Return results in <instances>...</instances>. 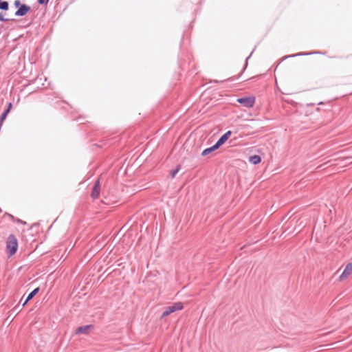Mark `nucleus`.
<instances>
[{
	"label": "nucleus",
	"mask_w": 352,
	"mask_h": 352,
	"mask_svg": "<svg viewBox=\"0 0 352 352\" xmlns=\"http://www.w3.org/2000/svg\"><path fill=\"white\" fill-rule=\"evenodd\" d=\"M15 223H19V224H22V225H26L27 223L19 218H16V221H15Z\"/></svg>",
	"instance_id": "nucleus-19"
},
{
	"label": "nucleus",
	"mask_w": 352,
	"mask_h": 352,
	"mask_svg": "<svg viewBox=\"0 0 352 352\" xmlns=\"http://www.w3.org/2000/svg\"><path fill=\"white\" fill-rule=\"evenodd\" d=\"M245 120L250 121V122H256V123L261 122V120H259V119L250 118L249 117L245 118Z\"/></svg>",
	"instance_id": "nucleus-17"
},
{
	"label": "nucleus",
	"mask_w": 352,
	"mask_h": 352,
	"mask_svg": "<svg viewBox=\"0 0 352 352\" xmlns=\"http://www.w3.org/2000/svg\"><path fill=\"white\" fill-rule=\"evenodd\" d=\"M231 134L232 131H228L218 139L215 144L218 146L219 148L230 138Z\"/></svg>",
	"instance_id": "nucleus-7"
},
{
	"label": "nucleus",
	"mask_w": 352,
	"mask_h": 352,
	"mask_svg": "<svg viewBox=\"0 0 352 352\" xmlns=\"http://www.w3.org/2000/svg\"><path fill=\"white\" fill-rule=\"evenodd\" d=\"M19 247L18 239L14 234H10L6 241V252L8 258L13 256Z\"/></svg>",
	"instance_id": "nucleus-2"
},
{
	"label": "nucleus",
	"mask_w": 352,
	"mask_h": 352,
	"mask_svg": "<svg viewBox=\"0 0 352 352\" xmlns=\"http://www.w3.org/2000/svg\"><path fill=\"white\" fill-rule=\"evenodd\" d=\"M9 8V4L7 1L0 2V9L3 10H8Z\"/></svg>",
	"instance_id": "nucleus-16"
},
{
	"label": "nucleus",
	"mask_w": 352,
	"mask_h": 352,
	"mask_svg": "<svg viewBox=\"0 0 352 352\" xmlns=\"http://www.w3.org/2000/svg\"><path fill=\"white\" fill-rule=\"evenodd\" d=\"M8 19L5 18L2 13H0V21H8Z\"/></svg>",
	"instance_id": "nucleus-22"
},
{
	"label": "nucleus",
	"mask_w": 352,
	"mask_h": 352,
	"mask_svg": "<svg viewBox=\"0 0 352 352\" xmlns=\"http://www.w3.org/2000/svg\"><path fill=\"white\" fill-rule=\"evenodd\" d=\"M101 190L100 179H98L95 181L91 192V197L94 199L99 198Z\"/></svg>",
	"instance_id": "nucleus-6"
},
{
	"label": "nucleus",
	"mask_w": 352,
	"mask_h": 352,
	"mask_svg": "<svg viewBox=\"0 0 352 352\" xmlns=\"http://www.w3.org/2000/svg\"><path fill=\"white\" fill-rule=\"evenodd\" d=\"M237 102L241 104L244 107L251 108L255 103V98L254 96L240 98L237 99Z\"/></svg>",
	"instance_id": "nucleus-4"
},
{
	"label": "nucleus",
	"mask_w": 352,
	"mask_h": 352,
	"mask_svg": "<svg viewBox=\"0 0 352 352\" xmlns=\"http://www.w3.org/2000/svg\"><path fill=\"white\" fill-rule=\"evenodd\" d=\"M18 307H19V305L16 306L15 307H14L12 311H18Z\"/></svg>",
	"instance_id": "nucleus-24"
},
{
	"label": "nucleus",
	"mask_w": 352,
	"mask_h": 352,
	"mask_svg": "<svg viewBox=\"0 0 352 352\" xmlns=\"http://www.w3.org/2000/svg\"><path fill=\"white\" fill-rule=\"evenodd\" d=\"M38 3L41 5L47 4L48 3V0H38Z\"/></svg>",
	"instance_id": "nucleus-23"
},
{
	"label": "nucleus",
	"mask_w": 352,
	"mask_h": 352,
	"mask_svg": "<svg viewBox=\"0 0 352 352\" xmlns=\"http://www.w3.org/2000/svg\"><path fill=\"white\" fill-rule=\"evenodd\" d=\"M248 115H249V117H252V113H249V114H248Z\"/></svg>",
	"instance_id": "nucleus-26"
},
{
	"label": "nucleus",
	"mask_w": 352,
	"mask_h": 352,
	"mask_svg": "<svg viewBox=\"0 0 352 352\" xmlns=\"http://www.w3.org/2000/svg\"><path fill=\"white\" fill-rule=\"evenodd\" d=\"M40 291V287H37L33 291H32L27 296L24 302L23 303V307L27 304L29 301H30Z\"/></svg>",
	"instance_id": "nucleus-11"
},
{
	"label": "nucleus",
	"mask_w": 352,
	"mask_h": 352,
	"mask_svg": "<svg viewBox=\"0 0 352 352\" xmlns=\"http://www.w3.org/2000/svg\"><path fill=\"white\" fill-rule=\"evenodd\" d=\"M184 309V304L182 302H174L173 305L164 308L161 318L169 316L170 314Z\"/></svg>",
	"instance_id": "nucleus-3"
},
{
	"label": "nucleus",
	"mask_w": 352,
	"mask_h": 352,
	"mask_svg": "<svg viewBox=\"0 0 352 352\" xmlns=\"http://www.w3.org/2000/svg\"><path fill=\"white\" fill-rule=\"evenodd\" d=\"M311 54V53H298V54H296L294 55H291V56H289V57H294V56H305V55H309Z\"/></svg>",
	"instance_id": "nucleus-18"
},
{
	"label": "nucleus",
	"mask_w": 352,
	"mask_h": 352,
	"mask_svg": "<svg viewBox=\"0 0 352 352\" xmlns=\"http://www.w3.org/2000/svg\"><path fill=\"white\" fill-rule=\"evenodd\" d=\"M94 329V324H87L78 327L75 330L76 335H88L91 330Z\"/></svg>",
	"instance_id": "nucleus-5"
},
{
	"label": "nucleus",
	"mask_w": 352,
	"mask_h": 352,
	"mask_svg": "<svg viewBox=\"0 0 352 352\" xmlns=\"http://www.w3.org/2000/svg\"><path fill=\"white\" fill-rule=\"evenodd\" d=\"M102 199L101 200L102 203L107 205H110L111 204L116 203L117 201L116 198H111L108 195H105L104 191H102Z\"/></svg>",
	"instance_id": "nucleus-10"
},
{
	"label": "nucleus",
	"mask_w": 352,
	"mask_h": 352,
	"mask_svg": "<svg viewBox=\"0 0 352 352\" xmlns=\"http://www.w3.org/2000/svg\"><path fill=\"white\" fill-rule=\"evenodd\" d=\"M261 160V157L258 155H253L249 157V162L254 165L260 164Z\"/></svg>",
	"instance_id": "nucleus-13"
},
{
	"label": "nucleus",
	"mask_w": 352,
	"mask_h": 352,
	"mask_svg": "<svg viewBox=\"0 0 352 352\" xmlns=\"http://www.w3.org/2000/svg\"><path fill=\"white\" fill-rule=\"evenodd\" d=\"M10 112V111H3V113L0 116V124L1 125H3L4 120L6 119V118Z\"/></svg>",
	"instance_id": "nucleus-15"
},
{
	"label": "nucleus",
	"mask_w": 352,
	"mask_h": 352,
	"mask_svg": "<svg viewBox=\"0 0 352 352\" xmlns=\"http://www.w3.org/2000/svg\"><path fill=\"white\" fill-rule=\"evenodd\" d=\"M30 10V7L25 4L20 6L19 9L15 12L16 16H23L25 15Z\"/></svg>",
	"instance_id": "nucleus-9"
},
{
	"label": "nucleus",
	"mask_w": 352,
	"mask_h": 352,
	"mask_svg": "<svg viewBox=\"0 0 352 352\" xmlns=\"http://www.w3.org/2000/svg\"><path fill=\"white\" fill-rule=\"evenodd\" d=\"M11 107H12V104H11V103H9V104H8V109H7L6 110H10Z\"/></svg>",
	"instance_id": "nucleus-25"
},
{
	"label": "nucleus",
	"mask_w": 352,
	"mask_h": 352,
	"mask_svg": "<svg viewBox=\"0 0 352 352\" xmlns=\"http://www.w3.org/2000/svg\"><path fill=\"white\" fill-rule=\"evenodd\" d=\"M8 216V217L10 218V219L13 221V222H15L16 219V217H14L12 214H8L6 213Z\"/></svg>",
	"instance_id": "nucleus-20"
},
{
	"label": "nucleus",
	"mask_w": 352,
	"mask_h": 352,
	"mask_svg": "<svg viewBox=\"0 0 352 352\" xmlns=\"http://www.w3.org/2000/svg\"><path fill=\"white\" fill-rule=\"evenodd\" d=\"M218 148V146L214 144L213 146L204 149L201 155L203 157L207 156L213 153L214 151H215L216 150H217Z\"/></svg>",
	"instance_id": "nucleus-12"
},
{
	"label": "nucleus",
	"mask_w": 352,
	"mask_h": 352,
	"mask_svg": "<svg viewBox=\"0 0 352 352\" xmlns=\"http://www.w3.org/2000/svg\"><path fill=\"white\" fill-rule=\"evenodd\" d=\"M14 5L16 8H19L20 6H21L22 4H21V2L19 0H16L14 2Z\"/></svg>",
	"instance_id": "nucleus-21"
},
{
	"label": "nucleus",
	"mask_w": 352,
	"mask_h": 352,
	"mask_svg": "<svg viewBox=\"0 0 352 352\" xmlns=\"http://www.w3.org/2000/svg\"><path fill=\"white\" fill-rule=\"evenodd\" d=\"M182 166L180 164L177 165V166L170 170V177L171 178H174L177 173L179 172V170L181 169Z\"/></svg>",
	"instance_id": "nucleus-14"
},
{
	"label": "nucleus",
	"mask_w": 352,
	"mask_h": 352,
	"mask_svg": "<svg viewBox=\"0 0 352 352\" xmlns=\"http://www.w3.org/2000/svg\"><path fill=\"white\" fill-rule=\"evenodd\" d=\"M352 272V263H349L346 264L343 272L339 277L340 280H343L348 278V276Z\"/></svg>",
	"instance_id": "nucleus-8"
},
{
	"label": "nucleus",
	"mask_w": 352,
	"mask_h": 352,
	"mask_svg": "<svg viewBox=\"0 0 352 352\" xmlns=\"http://www.w3.org/2000/svg\"><path fill=\"white\" fill-rule=\"evenodd\" d=\"M318 118L314 111H311L309 113L307 112L303 113L300 111L298 114V120L303 126L302 128L309 129L313 127L312 125L316 126L322 124V122L317 124Z\"/></svg>",
	"instance_id": "nucleus-1"
}]
</instances>
